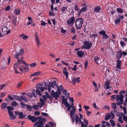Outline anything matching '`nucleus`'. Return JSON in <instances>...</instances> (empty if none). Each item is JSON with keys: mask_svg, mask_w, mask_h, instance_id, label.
Instances as JSON below:
<instances>
[{"mask_svg": "<svg viewBox=\"0 0 127 127\" xmlns=\"http://www.w3.org/2000/svg\"><path fill=\"white\" fill-rule=\"evenodd\" d=\"M10 9V7L9 6H7L6 7L5 9V10L8 11Z\"/></svg>", "mask_w": 127, "mask_h": 127, "instance_id": "obj_63", "label": "nucleus"}, {"mask_svg": "<svg viewBox=\"0 0 127 127\" xmlns=\"http://www.w3.org/2000/svg\"><path fill=\"white\" fill-rule=\"evenodd\" d=\"M76 111L75 108V107H74L73 108L72 110L70 111V117H72L73 115H75V112Z\"/></svg>", "mask_w": 127, "mask_h": 127, "instance_id": "obj_16", "label": "nucleus"}, {"mask_svg": "<svg viewBox=\"0 0 127 127\" xmlns=\"http://www.w3.org/2000/svg\"><path fill=\"white\" fill-rule=\"evenodd\" d=\"M27 118H28L29 119L32 121V120L33 119L35 118V117L34 116H33L31 115H28Z\"/></svg>", "mask_w": 127, "mask_h": 127, "instance_id": "obj_34", "label": "nucleus"}, {"mask_svg": "<svg viewBox=\"0 0 127 127\" xmlns=\"http://www.w3.org/2000/svg\"><path fill=\"white\" fill-rule=\"evenodd\" d=\"M6 94V93L5 92L1 93V95L0 96V97L2 98L3 97L4 95H5Z\"/></svg>", "mask_w": 127, "mask_h": 127, "instance_id": "obj_56", "label": "nucleus"}, {"mask_svg": "<svg viewBox=\"0 0 127 127\" xmlns=\"http://www.w3.org/2000/svg\"><path fill=\"white\" fill-rule=\"evenodd\" d=\"M32 107L35 110H37L38 109V107L37 105H33Z\"/></svg>", "mask_w": 127, "mask_h": 127, "instance_id": "obj_39", "label": "nucleus"}, {"mask_svg": "<svg viewBox=\"0 0 127 127\" xmlns=\"http://www.w3.org/2000/svg\"><path fill=\"white\" fill-rule=\"evenodd\" d=\"M75 21V19L74 17H71L69 18V19L67 20V24L69 26H73Z\"/></svg>", "mask_w": 127, "mask_h": 127, "instance_id": "obj_5", "label": "nucleus"}, {"mask_svg": "<svg viewBox=\"0 0 127 127\" xmlns=\"http://www.w3.org/2000/svg\"><path fill=\"white\" fill-rule=\"evenodd\" d=\"M101 9V8L99 6L95 7L94 8V11L96 13H99L100 10Z\"/></svg>", "mask_w": 127, "mask_h": 127, "instance_id": "obj_22", "label": "nucleus"}, {"mask_svg": "<svg viewBox=\"0 0 127 127\" xmlns=\"http://www.w3.org/2000/svg\"><path fill=\"white\" fill-rule=\"evenodd\" d=\"M79 78L78 77L76 78L75 77H73L71 78V82L73 85H75V83L77 82V83H78L80 82L79 80Z\"/></svg>", "mask_w": 127, "mask_h": 127, "instance_id": "obj_8", "label": "nucleus"}, {"mask_svg": "<svg viewBox=\"0 0 127 127\" xmlns=\"http://www.w3.org/2000/svg\"><path fill=\"white\" fill-rule=\"evenodd\" d=\"M117 11L118 13H122L123 11V10L120 8H118L117 9Z\"/></svg>", "mask_w": 127, "mask_h": 127, "instance_id": "obj_29", "label": "nucleus"}, {"mask_svg": "<svg viewBox=\"0 0 127 127\" xmlns=\"http://www.w3.org/2000/svg\"><path fill=\"white\" fill-rule=\"evenodd\" d=\"M27 96H30V97H32L33 96H34V95L33 94L32 95L31 93H29L27 94Z\"/></svg>", "mask_w": 127, "mask_h": 127, "instance_id": "obj_57", "label": "nucleus"}, {"mask_svg": "<svg viewBox=\"0 0 127 127\" xmlns=\"http://www.w3.org/2000/svg\"><path fill=\"white\" fill-rule=\"evenodd\" d=\"M111 106L112 108L113 109H115L117 107L116 104L115 103H112L111 105Z\"/></svg>", "mask_w": 127, "mask_h": 127, "instance_id": "obj_42", "label": "nucleus"}, {"mask_svg": "<svg viewBox=\"0 0 127 127\" xmlns=\"http://www.w3.org/2000/svg\"><path fill=\"white\" fill-rule=\"evenodd\" d=\"M124 97V96L122 94H119L116 96V100L118 101L116 103L117 105H120L123 103L124 102L123 99Z\"/></svg>", "mask_w": 127, "mask_h": 127, "instance_id": "obj_1", "label": "nucleus"}, {"mask_svg": "<svg viewBox=\"0 0 127 127\" xmlns=\"http://www.w3.org/2000/svg\"><path fill=\"white\" fill-rule=\"evenodd\" d=\"M2 32L3 34H8L10 32V30H9L7 27L5 26L3 27Z\"/></svg>", "mask_w": 127, "mask_h": 127, "instance_id": "obj_6", "label": "nucleus"}, {"mask_svg": "<svg viewBox=\"0 0 127 127\" xmlns=\"http://www.w3.org/2000/svg\"><path fill=\"white\" fill-rule=\"evenodd\" d=\"M110 83L108 81H107L104 84V88H105V89L107 90L110 88V87L109 86Z\"/></svg>", "mask_w": 127, "mask_h": 127, "instance_id": "obj_17", "label": "nucleus"}, {"mask_svg": "<svg viewBox=\"0 0 127 127\" xmlns=\"http://www.w3.org/2000/svg\"><path fill=\"white\" fill-rule=\"evenodd\" d=\"M19 118L20 119H23L26 117V116L23 115L22 112H20L19 115Z\"/></svg>", "mask_w": 127, "mask_h": 127, "instance_id": "obj_24", "label": "nucleus"}, {"mask_svg": "<svg viewBox=\"0 0 127 127\" xmlns=\"http://www.w3.org/2000/svg\"><path fill=\"white\" fill-rule=\"evenodd\" d=\"M47 23L44 21H42L41 22V25L42 26H45L46 25H47Z\"/></svg>", "mask_w": 127, "mask_h": 127, "instance_id": "obj_53", "label": "nucleus"}, {"mask_svg": "<svg viewBox=\"0 0 127 127\" xmlns=\"http://www.w3.org/2000/svg\"><path fill=\"white\" fill-rule=\"evenodd\" d=\"M40 73L41 72L40 71H37L31 74V76L33 77L34 76H37L40 74Z\"/></svg>", "mask_w": 127, "mask_h": 127, "instance_id": "obj_21", "label": "nucleus"}, {"mask_svg": "<svg viewBox=\"0 0 127 127\" xmlns=\"http://www.w3.org/2000/svg\"><path fill=\"white\" fill-rule=\"evenodd\" d=\"M106 32L102 30L101 31H100L98 33L100 35L103 36L106 34Z\"/></svg>", "mask_w": 127, "mask_h": 127, "instance_id": "obj_31", "label": "nucleus"}, {"mask_svg": "<svg viewBox=\"0 0 127 127\" xmlns=\"http://www.w3.org/2000/svg\"><path fill=\"white\" fill-rule=\"evenodd\" d=\"M116 95H112L111 96V100H114L116 98L115 97Z\"/></svg>", "mask_w": 127, "mask_h": 127, "instance_id": "obj_59", "label": "nucleus"}, {"mask_svg": "<svg viewBox=\"0 0 127 127\" xmlns=\"http://www.w3.org/2000/svg\"><path fill=\"white\" fill-rule=\"evenodd\" d=\"M20 12V10L18 9H16L15 10L14 13L18 15Z\"/></svg>", "mask_w": 127, "mask_h": 127, "instance_id": "obj_36", "label": "nucleus"}, {"mask_svg": "<svg viewBox=\"0 0 127 127\" xmlns=\"http://www.w3.org/2000/svg\"><path fill=\"white\" fill-rule=\"evenodd\" d=\"M67 9V8L66 7H62L61 9L62 12H65V11Z\"/></svg>", "mask_w": 127, "mask_h": 127, "instance_id": "obj_47", "label": "nucleus"}, {"mask_svg": "<svg viewBox=\"0 0 127 127\" xmlns=\"http://www.w3.org/2000/svg\"><path fill=\"white\" fill-rule=\"evenodd\" d=\"M75 9L76 11H77L79 9V8L77 4H76L75 6Z\"/></svg>", "mask_w": 127, "mask_h": 127, "instance_id": "obj_54", "label": "nucleus"}, {"mask_svg": "<svg viewBox=\"0 0 127 127\" xmlns=\"http://www.w3.org/2000/svg\"><path fill=\"white\" fill-rule=\"evenodd\" d=\"M7 97L8 98H9L11 101H12L14 100L13 97L9 95H8Z\"/></svg>", "mask_w": 127, "mask_h": 127, "instance_id": "obj_52", "label": "nucleus"}, {"mask_svg": "<svg viewBox=\"0 0 127 127\" xmlns=\"http://www.w3.org/2000/svg\"><path fill=\"white\" fill-rule=\"evenodd\" d=\"M87 6H85L82 7L78 13V15H79L81 14H83L84 12H85L87 10Z\"/></svg>", "mask_w": 127, "mask_h": 127, "instance_id": "obj_10", "label": "nucleus"}, {"mask_svg": "<svg viewBox=\"0 0 127 127\" xmlns=\"http://www.w3.org/2000/svg\"><path fill=\"white\" fill-rule=\"evenodd\" d=\"M9 114L10 116L9 118L11 120H13L16 117V116L13 115V113L10 110H8Z\"/></svg>", "mask_w": 127, "mask_h": 127, "instance_id": "obj_12", "label": "nucleus"}, {"mask_svg": "<svg viewBox=\"0 0 127 127\" xmlns=\"http://www.w3.org/2000/svg\"><path fill=\"white\" fill-rule=\"evenodd\" d=\"M120 44L122 46L124 47V46L126 45V44L123 41H121L120 42Z\"/></svg>", "mask_w": 127, "mask_h": 127, "instance_id": "obj_46", "label": "nucleus"}, {"mask_svg": "<svg viewBox=\"0 0 127 127\" xmlns=\"http://www.w3.org/2000/svg\"><path fill=\"white\" fill-rule=\"evenodd\" d=\"M83 23V19L81 18H79L76 20L75 26L76 28L79 29L82 28Z\"/></svg>", "mask_w": 127, "mask_h": 127, "instance_id": "obj_2", "label": "nucleus"}, {"mask_svg": "<svg viewBox=\"0 0 127 127\" xmlns=\"http://www.w3.org/2000/svg\"><path fill=\"white\" fill-rule=\"evenodd\" d=\"M12 23L14 26H16L17 25V21L16 18H13L12 19Z\"/></svg>", "mask_w": 127, "mask_h": 127, "instance_id": "obj_25", "label": "nucleus"}, {"mask_svg": "<svg viewBox=\"0 0 127 127\" xmlns=\"http://www.w3.org/2000/svg\"><path fill=\"white\" fill-rule=\"evenodd\" d=\"M13 96L15 99H17L19 101L21 100L20 99V97H19L15 95H14Z\"/></svg>", "mask_w": 127, "mask_h": 127, "instance_id": "obj_40", "label": "nucleus"}, {"mask_svg": "<svg viewBox=\"0 0 127 127\" xmlns=\"http://www.w3.org/2000/svg\"><path fill=\"white\" fill-rule=\"evenodd\" d=\"M5 86V85L3 84H2L0 85V89L1 90Z\"/></svg>", "mask_w": 127, "mask_h": 127, "instance_id": "obj_55", "label": "nucleus"}, {"mask_svg": "<svg viewBox=\"0 0 127 127\" xmlns=\"http://www.w3.org/2000/svg\"><path fill=\"white\" fill-rule=\"evenodd\" d=\"M81 127H87V126L83 122H82L81 124Z\"/></svg>", "mask_w": 127, "mask_h": 127, "instance_id": "obj_61", "label": "nucleus"}, {"mask_svg": "<svg viewBox=\"0 0 127 127\" xmlns=\"http://www.w3.org/2000/svg\"><path fill=\"white\" fill-rule=\"evenodd\" d=\"M97 34H93L90 36V37L92 38V39L93 38L94 40H95V38L97 37Z\"/></svg>", "mask_w": 127, "mask_h": 127, "instance_id": "obj_37", "label": "nucleus"}, {"mask_svg": "<svg viewBox=\"0 0 127 127\" xmlns=\"http://www.w3.org/2000/svg\"><path fill=\"white\" fill-rule=\"evenodd\" d=\"M77 69V65H75L74 67L72 68V70L74 71H75Z\"/></svg>", "mask_w": 127, "mask_h": 127, "instance_id": "obj_64", "label": "nucleus"}, {"mask_svg": "<svg viewBox=\"0 0 127 127\" xmlns=\"http://www.w3.org/2000/svg\"><path fill=\"white\" fill-rule=\"evenodd\" d=\"M110 122L111 125L113 126V127H114V126L115 125V123L114 121L113 120H111L110 121Z\"/></svg>", "mask_w": 127, "mask_h": 127, "instance_id": "obj_43", "label": "nucleus"}, {"mask_svg": "<svg viewBox=\"0 0 127 127\" xmlns=\"http://www.w3.org/2000/svg\"><path fill=\"white\" fill-rule=\"evenodd\" d=\"M26 68V67H25L23 65L19 67V68L22 72H24V70Z\"/></svg>", "mask_w": 127, "mask_h": 127, "instance_id": "obj_28", "label": "nucleus"}, {"mask_svg": "<svg viewBox=\"0 0 127 127\" xmlns=\"http://www.w3.org/2000/svg\"><path fill=\"white\" fill-rule=\"evenodd\" d=\"M120 21L119 19H117L115 21L116 24H117L120 22Z\"/></svg>", "mask_w": 127, "mask_h": 127, "instance_id": "obj_48", "label": "nucleus"}, {"mask_svg": "<svg viewBox=\"0 0 127 127\" xmlns=\"http://www.w3.org/2000/svg\"><path fill=\"white\" fill-rule=\"evenodd\" d=\"M122 51L121 50H119L116 54V56L119 59L121 58L122 56Z\"/></svg>", "mask_w": 127, "mask_h": 127, "instance_id": "obj_13", "label": "nucleus"}, {"mask_svg": "<svg viewBox=\"0 0 127 127\" xmlns=\"http://www.w3.org/2000/svg\"><path fill=\"white\" fill-rule=\"evenodd\" d=\"M40 99L41 102H38L37 104V105L38 107L41 108L42 107L43 105H44L45 103L44 100L42 98H40Z\"/></svg>", "mask_w": 127, "mask_h": 127, "instance_id": "obj_9", "label": "nucleus"}, {"mask_svg": "<svg viewBox=\"0 0 127 127\" xmlns=\"http://www.w3.org/2000/svg\"><path fill=\"white\" fill-rule=\"evenodd\" d=\"M88 65V62L87 61H86L85 63V68H87Z\"/></svg>", "mask_w": 127, "mask_h": 127, "instance_id": "obj_60", "label": "nucleus"}, {"mask_svg": "<svg viewBox=\"0 0 127 127\" xmlns=\"http://www.w3.org/2000/svg\"><path fill=\"white\" fill-rule=\"evenodd\" d=\"M7 105V103H4L2 104L1 106V108L2 109H4L5 108H7L6 106Z\"/></svg>", "mask_w": 127, "mask_h": 127, "instance_id": "obj_27", "label": "nucleus"}, {"mask_svg": "<svg viewBox=\"0 0 127 127\" xmlns=\"http://www.w3.org/2000/svg\"><path fill=\"white\" fill-rule=\"evenodd\" d=\"M80 118L78 115H75V123L76 124H77L78 123V122Z\"/></svg>", "mask_w": 127, "mask_h": 127, "instance_id": "obj_30", "label": "nucleus"}, {"mask_svg": "<svg viewBox=\"0 0 127 127\" xmlns=\"http://www.w3.org/2000/svg\"><path fill=\"white\" fill-rule=\"evenodd\" d=\"M109 36L106 34L103 36V38L104 40H106L108 38Z\"/></svg>", "mask_w": 127, "mask_h": 127, "instance_id": "obj_41", "label": "nucleus"}, {"mask_svg": "<svg viewBox=\"0 0 127 127\" xmlns=\"http://www.w3.org/2000/svg\"><path fill=\"white\" fill-rule=\"evenodd\" d=\"M36 65V63H33L30 64V66L31 67H33L35 66Z\"/></svg>", "mask_w": 127, "mask_h": 127, "instance_id": "obj_49", "label": "nucleus"}, {"mask_svg": "<svg viewBox=\"0 0 127 127\" xmlns=\"http://www.w3.org/2000/svg\"><path fill=\"white\" fill-rule=\"evenodd\" d=\"M117 64L115 67H114V70L116 71H120L121 70V65L122 62L121 60L119 59L116 61Z\"/></svg>", "mask_w": 127, "mask_h": 127, "instance_id": "obj_4", "label": "nucleus"}, {"mask_svg": "<svg viewBox=\"0 0 127 127\" xmlns=\"http://www.w3.org/2000/svg\"><path fill=\"white\" fill-rule=\"evenodd\" d=\"M37 122L38 123V125H42L43 124V121L41 119L38 120Z\"/></svg>", "mask_w": 127, "mask_h": 127, "instance_id": "obj_38", "label": "nucleus"}, {"mask_svg": "<svg viewBox=\"0 0 127 127\" xmlns=\"http://www.w3.org/2000/svg\"><path fill=\"white\" fill-rule=\"evenodd\" d=\"M51 94L54 97L56 100L58 98L60 97V95L57 92H55L53 90H52Z\"/></svg>", "mask_w": 127, "mask_h": 127, "instance_id": "obj_11", "label": "nucleus"}, {"mask_svg": "<svg viewBox=\"0 0 127 127\" xmlns=\"http://www.w3.org/2000/svg\"><path fill=\"white\" fill-rule=\"evenodd\" d=\"M77 55L80 57H82L84 55V52L82 51H77Z\"/></svg>", "mask_w": 127, "mask_h": 127, "instance_id": "obj_15", "label": "nucleus"}, {"mask_svg": "<svg viewBox=\"0 0 127 127\" xmlns=\"http://www.w3.org/2000/svg\"><path fill=\"white\" fill-rule=\"evenodd\" d=\"M11 105L12 106L15 107L17 106V103L16 102L13 101L12 102Z\"/></svg>", "mask_w": 127, "mask_h": 127, "instance_id": "obj_33", "label": "nucleus"}, {"mask_svg": "<svg viewBox=\"0 0 127 127\" xmlns=\"http://www.w3.org/2000/svg\"><path fill=\"white\" fill-rule=\"evenodd\" d=\"M19 65V64L18 63H16L15 64L14 67L15 69H16L18 67V66Z\"/></svg>", "mask_w": 127, "mask_h": 127, "instance_id": "obj_50", "label": "nucleus"}, {"mask_svg": "<svg viewBox=\"0 0 127 127\" xmlns=\"http://www.w3.org/2000/svg\"><path fill=\"white\" fill-rule=\"evenodd\" d=\"M114 112L113 111H112L111 112V115L112 116V119H113L115 117V114L114 113Z\"/></svg>", "mask_w": 127, "mask_h": 127, "instance_id": "obj_58", "label": "nucleus"}, {"mask_svg": "<svg viewBox=\"0 0 127 127\" xmlns=\"http://www.w3.org/2000/svg\"><path fill=\"white\" fill-rule=\"evenodd\" d=\"M124 118L123 119L125 121H126L127 122V116H126L125 115H123Z\"/></svg>", "mask_w": 127, "mask_h": 127, "instance_id": "obj_62", "label": "nucleus"}, {"mask_svg": "<svg viewBox=\"0 0 127 127\" xmlns=\"http://www.w3.org/2000/svg\"><path fill=\"white\" fill-rule=\"evenodd\" d=\"M19 55V54L18 53H15L14 55L15 58H16L18 59H19V58L18 57Z\"/></svg>", "mask_w": 127, "mask_h": 127, "instance_id": "obj_45", "label": "nucleus"}, {"mask_svg": "<svg viewBox=\"0 0 127 127\" xmlns=\"http://www.w3.org/2000/svg\"><path fill=\"white\" fill-rule=\"evenodd\" d=\"M32 93L35 97H36L37 96V94L40 96L42 95V94L40 93V92L37 89H36V90L34 89H33L32 90Z\"/></svg>", "mask_w": 127, "mask_h": 127, "instance_id": "obj_7", "label": "nucleus"}, {"mask_svg": "<svg viewBox=\"0 0 127 127\" xmlns=\"http://www.w3.org/2000/svg\"><path fill=\"white\" fill-rule=\"evenodd\" d=\"M19 54V55L21 56L23 55L24 54V50L22 49H21L19 53H18Z\"/></svg>", "mask_w": 127, "mask_h": 127, "instance_id": "obj_32", "label": "nucleus"}, {"mask_svg": "<svg viewBox=\"0 0 127 127\" xmlns=\"http://www.w3.org/2000/svg\"><path fill=\"white\" fill-rule=\"evenodd\" d=\"M20 99L21 100H20V101H22L23 100L25 102H28V99L24 96H20Z\"/></svg>", "mask_w": 127, "mask_h": 127, "instance_id": "obj_20", "label": "nucleus"}, {"mask_svg": "<svg viewBox=\"0 0 127 127\" xmlns=\"http://www.w3.org/2000/svg\"><path fill=\"white\" fill-rule=\"evenodd\" d=\"M63 73L65 76L68 75V72L67 71L66 68L65 67L64 68Z\"/></svg>", "mask_w": 127, "mask_h": 127, "instance_id": "obj_26", "label": "nucleus"}, {"mask_svg": "<svg viewBox=\"0 0 127 127\" xmlns=\"http://www.w3.org/2000/svg\"><path fill=\"white\" fill-rule=\"evenodd\" d=\"M76 31L74 27H72L71 29L70 32L74 33H75Z\"/></svg>", "mask_w": 127, "mask_h": 127, "instance_id": "obj_35", "label": "nucleus"}, {"mask_svg": "<svg viewBox=\"0 0 127 127\" xmlns=\"http://www.w3.org/2000/svg\"><path fill=\"white\" fill-rule=\"evenodd\" d=\"M111 115L110 113H107V115L106 116L105 118V120H106L107 121L110 118Z\"/></svg>", "mask_w": 127, "mask_h": 127, "instance_id": "obj_23", "label": "nucleus"}, {"mask_svg": "<svg viewBox=\"0 0 127 127\" xmlns=\"http://www.w3.org/2000/svg\"><path fill=\"white\" fill-rule=\"evenodd\" d=\"M26 107L29 110H31L32 109V107L30 105H26Z\"/></svg>", "mask_w": 127, "mask_h": 127, "instance_id": "obj_44", "label": "nucleus"}, {"mask_svg": "<svg viewBox=\"0 0 127 127\" xmlns=\"http://www.w3.org/2000/svg\"><path fill=\"white\" fill-rule=\"evenodd\" d=\"M84 45H82V47L84 49L89 50L92 45V43L89 40H85L84 42Z\"/></svg>", "mask_w": 127, "mask_h": 127, "instance_id": "obj_3", "label": "nucleus"}, {"mask_svg": "<svg viewBox=\"0 0 127 127\" xmlns=\"http://www.w3.org/2000/svg\"><path fill=\"white\" fill-rule=\"evenodd\" d=\"M99 57L97 56H95L94 58V61L96 64H98V62L99 61Z\"/></svg>", "mask_w": 127, "mask_h": 127, "instance_id": "obj_18", "label": "nucleus"}, {"mask_svg": "<svg viewBox=\"0 0 127 127\" xmlns=\"http://www.w3.org/2000/svg\"><path fill=\"white\" fill-rule=\"evenodd\" d=\"M37 88L38 90H41V92H42L45 90V88L42 87V85L41 84H37Z\"/></svg>", "mask_w": 127, "mask_h": 127, "instance_id": "obj_14", "label": "nucleus"}, {"mask_svg": "<svg viewBox=\"0 0 127 127\" xmlns=\"http://www.w3.org/2000/svg\"><path fill=\"white\" fill-rule=\"evenodd\" d=\"M56 84V82L55 81H54L52 83L50 82L49 83L48 85H50V86L51 87L54 88Z\"/></svg>", "mask_w": 127, "mask_h": 127, "instance_id": "obj_19", "label": "nucleus"}, {"mask_svg": "<svg viewBox=\"0 0 127 127\" xmlns=\"http://www.w3.org/2000/svg\"><path fill=\"white\" fill-rule=\"evenodd\" d=\"M6 108L8 110L10 111V110H13L14 109V108L13 107L10 106H9L8 107H7Z\"/></svg>", "mask_w": 127, "mask_h": 127, "instance_id": "obj_51", "label": "nucleus"}]
</instances>
